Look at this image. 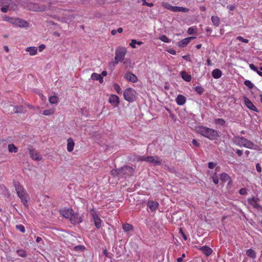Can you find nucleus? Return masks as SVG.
<instances>
[{
	"label": "nucleus",
	"mask_w": 262,
	"mask_h": 262,
	"mask_svg": "<svg viewBox=\"0 0 262 262\" xmlns=\"http://www.w3.org/2000/svg\"><path fill=\"white\" fill-rule=\"evenodd\" d=\"M196 129L199 134L211 140H215L219 137L217 131L213 128L199 126Z\"/></svg>",
	"instance_id": "nucleus-1"
},
{
	"label": "nucleus",
	"mask_w": 262,
	"mask_h": 262,
	"mask_svg": "<svg viewBox=\"0 0 262 262\" xmlns=\"http://www.w3.org/2000/svg\"><path fill=\"white\" fill-rule=\"evenodd\" d=\"M126 49L123 47H118L115 51V64H117L120 62H122L126 54Z\"/></svg>",
	"instance_id": "nucleus-2"
},
{
	"label": "nucleus",
	"mask_w": 262,
	"mask_h": 262,
	"mask_svg": "<svg viewBox=\"0 0 262 262\" xmlns=\"http://www.w3.org/2000/svg\"><path fill=\"white\" fill-rule=\"evenodd\" d=\"M235 143L240 146L252 149L254 146V144L251 141L244 138L236 137L234 139Z\"/></svg>",
	"instance_id": "nucleus-3"
},
{
	"label": "nucleus",
	"mask_w": 262,
	"mask_h": 262,
	"mask_svg": "<svg viewBox=\"0 0 262 262\" xmlns=\"http://www.w3.org/2000/svg\"><path fill=\"white\" fill-rule=\"evenodd\" d=\"M17 196L20 198L24 206L28 207V202L29 199L28 194L23 186L18 184H17Z\"/></svg>",
	"instance_id": "nucleus-4"
},
{
	"label": "nucleus",
	"mask_w": 262,
	"mask_h": 262,
	"mask_svg": "<svg viewBox=\"0 0 262 262\" xmlns=\"http://www.w3.org/2000/svg\"><path fill=\"white\" fill-rule=\"evenodd\" d=\"M136 92L132 88L126 89L123 93V97L128 102H132L136 100Z\"/></svg>",
	"instance_id": "nucleus-5"
},
{
	"label": "nucleus",
	"mask_w": 262,
	"mask_h": 262,
	"mask_svg": "<svg viewBox=\"0 0 262 262\" xmlns=\"http://www.w3.org/2000/svg\"><path fill=\"white\" fill-rule=\"evenodd\" d=\"M90 213L94 222L95 226L97 229H99L102 226V221L99 216L97 211L94 208L90 210Z\"/></svg>",
	"instance_id": "nucleus-6"
},
{
	"label": "nucleus",
	"mask_w": 262,
	"mask_h": 262,
	"mask_svg": "<svg viewBox=\"0 0 262 262\" xmlns=\"http://www.w3.org/2000/svg\"><path fill=\"white\" fill-rule=\"evenodd\" d=\"M120 178H126L133 175L135 172L134 169L129 166H125L119 168Z\"/></svg>",
	"instance_id": "nucleus-7"
},
{
	"label": "nucleus",
	"mask_w": 262,
	"mask_h": 262,
	"mask_svg": "<svg viewBox=\"0 0 262 262\" xmlns=\"http://www.w3.org/2000/svg\"><path fill=\"white\" fill-rule=\"evenodd\" d=\"M147 162L152 163L154 166H159L161 164V160L157 156L146 157Z\"/></svg>",
	"instance_id": "nucleus-8"
},
{
	"label": "nucleus",
	"mask_w": 262,
	"mask_h": 262,
	"mask_svg": "<svg viewBox=\"0 0 262 262\" xmlns=\"http://www.w3.org/2000/svg\"><path fill=\"white\" fill-rule=\"evenodd\" d=\"M70 222L72 224L75 225L82 222V218L78 213H72L71 216Z\"/></svg>",
	"instance_id": "nucleus-9"
},
{
	"label": "nucleus",
	"mask_w": 262,
	"mask_h": 262,
	"mask_svg": "<svg viewBox=\"0 0 262 262\" xmlns=\"http://www.w3.org/2000/svg\"><path fill=\"white\" fill-rule=\"evenodd\" d=\"M29 154L31 158L35 161H40L42 159V157L35 149L29 148Z\"/></svg>",
	"instance_id": "nucleus-10"
},
{
	"label": "nucleus",
	"mask_w": 262,
	"mask_h": 262,
	"mask_svg": "<svg viewBox=\"0 0 262 262\" xmlns=\"http://www.w3.org/2000/svg\"><path fill=\"white\" fill-rule=\"evenodd\" d=\"M195 38H196L195 37L192 36L185 38L182 39V40L179 41L177 43V45L179 47L184 48L186 47L190 42L191 40L194 39Z\"/></svg>",
	"instance_id": "nucleus-11"
},
{
	"label": "nucleus",
	"mask_w": 262,
	"mask_h": 262,
	"mask_svg": "<svg viewBox=\"0 0 262 262\" xmlns=\"http://www.w3.org/2000/svg\"><path fill=\"white\" fill-rule=\"evenodd\" d=\"M244 102L246 106L250 110L256 112H258L257 107L253 105V103L249 99L246 97H244Z\"/></svg>",
	"instance_id": "nucleus-12"
},
{
	"label": "nucleus",
	"mask_w": 262,
	"mask_h": 262,
	"mask_svg": "<svg viewBox=\"0 0 262 262\" xmlns=\"http://www.w3.org/2000/svg\"><path fill=\"white\" fill-rule=\"evenodd\" d=\"M109 102L115 107L118 106L120 103L119 98L116 95H111L108 99Z\"/></svg>",
	"instance_id": "nucleus-13"
},
{
	"label": "nucleus",
	"mask_w": 262,
	"mask_h": 262,
	"mask_svg": "<svg viewBox=\"0 0 262 262\" xmlns=\"http://www.w3.org/2000/svg\"><path fill=\"white\" fill-rule=\"evenodd\" d=\"M29 9L34 11H42L46 9L45 6H40L38 4L31 3L29 5Z\"/></svg>",
	"instance_id": "nucleus-14"
},
{
	"label": "nucleus",
	"mask_w": 262,
	"mask_h": 262,
	"mask_svg": "<svg viewBox=\"0 0 262 262\" xmlns=\"http://www.w3.org/2000/svg\"><path fill=\"white\" fill-rule=\"evenodd\" d=\"M159 205V203L157 202L153 201H149L147 203V207L152 212L155 211L158 209Z\"/></svg>",
	"instance_id": "nucleus-15"
},
{
	"label": "nucleus",
	"mask_w": 262,
	"mask_h": 262,
	"mask_svg": "<svg viewBox=\"0 0 262 262\" xmlns=\"http://www.w3.org/2000/svg\"><path fill=\"white\" fill-rule=\"evenodd\" d=\"M124 77L128 81H129L130 82H134V83L136 82L138 80V77L135 74L130 73V72H128V73H126Z\"/></svg>",
	"instance_id": "nucleus-16"
},
{
	"label": "nucleus",
	"mask_w": 262,
	"mask_h": 262,
	"mask_svg": "<svg viewBox=\"0 0 262 262\" xmlns=\"http://www.w3.org/2000/svg\"><path fill=\"white\" fill-rule=\"evenodd\" d=\"M258 199L253 197L248 200V203L254 208L258 209L261 206L257 203Z\"/></svg>",
	"instance_id": "nucleus-17"
},
{
	"label": "nucleus",
	"mask_w": 262,
	"mask_h": 262,
	"mask_svg": "<svg viewBox=\"0 0 262 262\" xmlns=\"http://www.w3.org/2000/svg\"><path fill=\"white\" fill-rule=\"evenodd\" d=\"M176 101L178 105H183L186 103V99L184 96L180 94L177 97Z\"/></svg>",
	"instance_id": "nucleus-18"
},
{
	"label": "nucleus",
	"mask_w": 262,
	"mask_h": 262,
	"mask_svg": "<svg viewBox=\"0 0 262 262\" xmlns=\"http://www.w3.org/2000/svg\"><path fill=\"white\" fill-rule=\"evenodd\" d=\"M72 209L70 208L63 209V210L60 211V213L62 215L63 217L66 218L70 219L71 216H72Z\"/></svg>",
	"instance_id": "nucleus-19"
},
{
	"label": "nucleus",
	"mask_w": 262,
	"mask_h": 262,
	"mask_svg": "<svg viewBox=\"0 0 262 262\" xmlns=\"http://www.w3.org/2000/svg\"><path fill=\"white\" fill-rule=\"evenodd\" d=\"M75 146V142L73 139L71 138H69L67 140V150L69 152H72L74 149Z\"/></svg>",
	"instance_id": "nucleus-20"
},
{
	"label": "nucleus",
	"mask_w": 262,
	"mask_h": 262,
	"mask_svg": "<svg viewBox=\"0 0 262 262\" xmlns=\"http://www.w3.org/2000/svg\"><path fill=\"white\" fill-rule=\"evenodd\" d=\"M200 249L207 256L210 255L212 252V249L206 246L201 247Z\"/></svg>",
	"instance_id": "nucleus-21"
},
{
	"label": "nucleus",
	"mask_w": 262,
	"mask_h": 262,
	"mask_svg": "<svg viewBox=\"0 0 262 262\" xmlns=\"http://www.w3.org/2000/svg\"><path fill=\"white\" fill-rule=\"evenodd\" d=\"M220 179L224 182H228L229 183L231 182L230 177L226 173H222L220 174Z\"/></svg>",
	"instance_id": "nucleus-22"
},
{
	"label": "nucleus",
	"mask_w": 262,
	"mask_h": 262,
	"mask_svg": "<svg viewBox=\"0 0 262 262\" xmlns=\"http://www.w3.org/2000/svg\"><path fill=\"white\" fill-rule=\"evenodd\" d=\"M222 75V72L219 69H215L212 72V76L215 79L220 78Z\"/></svg>",
	"instance_id": "nucleus-23"
},
{
	"label": "nucleus",
	"mask_w": 262,
	"mask_h": 262,
	"mask_svg": "<svg viewBox=\"0 0 262 262\" xmlns=\"http://www.w3.org/2000/svg\"><path fill=\"white\" fill-rule=\"evenodd\" d=\"M28 26L29 24L27 21L22 19L17 18V27L20 28H26L28 27Z\"/></svg>",
	"instance_id": "nucleus-24"
},
{
	"label": "nucleus",
	"mask_w": 262,
	"mask_h": 262,
	"mask_svg": "<svg viewBox=\"0 0 262 262\" xmlns=\"http://www.w3.org/2000/svg\"><path fill=\"white\" fill-rule=\"evenodd\" d=\"M181 75L182 78L187 82H189L191 80V76L188 74L185 71H182L181 72Z\"/></svg>",
	"instance_id": "nucleus-25"
},
{
	"label": "nucleus",
	"mask_w": 262,
	"mask_h": 262,
	"mask_svg": "<svg viewBox=\"0 0 262 262\" xmlns=\"http://www.w3.org/2000/svg\"><path fill=\"white\" fill-rule=\"evenodd\" d=\"M26 50L28 52L31 56L35 55L37 53V49L35 47H28Z\"/></svg>",
	"instance_id": "nucleus-26"
},
{
	"label": "nucleus",
	"mask_w": 262,
	"mask_h": 262,
	"mask_svg": "<svg viewBox=\"0 0 262 262\" xmlns=\"http://www.w3.org/2000/svg\"><path fill=\"white\" fill-rule=\"evenodd\" d=\"M211 21L213 23V24L215 27H218L220 24V18L217 16H212L211 17Z\"/></svg>",
	"instance_id": "nucleus-27"
},
{
	"label": "nucleus",
	"mask_w": 262,
	"mask_h": 262,
	"mask_svg": "<svg viewBox=\"0 0 262 262\" xmlns=\"http://www.w3.org/2000/svg\"><path fill=\"white\" fill-rule=\"evenodd\" d=\"M246 254L249 257L252 258H255L256 256V252L251 249H249L246 251Z\"/></svg>",
	"instance_id": "nucleus-28"
},
{
	"label": "nucleus",
	"mask_w": 262,
	"mask_h": 262,
	"mask_svg": "<svg viewBox=\"0 0 262 262\" xmlns=\"http://www.w3.org/2000/svg\"><path fill=\"white\" fill-rule=\"evenodd\" d=\"M122 228L125 232H128L133 230V226L127 223L123 224L122 225Z\"/></svg>",
	"instance_id": "nucleus-29"
},
{
	"label": "nucleus",
	"mask_w": 262,
	"mask_h": 262,
	"mask_svg": "<svg viewBox=\"0 0 262 262\" xmlns=\"http://www.w3.org/2000/svg\"><path fill=\"white\" fill-rule=\"evenodd\" d=\"M49 101L51 104H56L58 102V97L57 96H52L49 97Z\"/></svg>",
	"instance_id": "nucleus-30"
},
{
	"label": "nucleus",
	"mask_w": 262,
	"mask_h": 262,
	"mask_svg": "<svg viewBox=\"0 0 262 262\" xmlns=\"http://www.w3.org/2000/svg\"><path fill=\"white\" fill-rule=\"evenodd\" d=\"M249 67L251 70L256 72L258 75H259L260 76H262V72L258 71L257 68L256 66H255L253 64H250Z\"/></svg>",
	"instance_id": "nucleus-31"
},
{
	"label": "nucleus",
	"mask_w": 262,
	"mask_h": 262,
	"mask_svg": "<svg viewBox=\"0 0 262 262\" xmlns=\"http://www.w3.org/2000/svg\"><path fill=\"white\" fill-rule=\"evenodd\" d=\"M119 168L117 169H112L111 171V174L113 177H117L120 178Z\"/></svg>",
	"instance_id": "nucleus-32"
},
{
	"label": "nucleus",
	"mask_w": 262,
	"mask_h": 262,
	"mask_svg": "<svg viewBox=\"0 0 262 262\" xmlns=\"http://www.w3.org/2000/svg\"><path fill=\"white\" fill-rule=\"evenodd\" d=\"M195 92L198 94L201 95L203 93L204 90L201 86H196L194 88Z\"/></svg>",
	"instance_id": "nucleus-33"
},
{
	"label": "nucleus",
	"mask_w": 262,
	"mask_h": 262,
	"mask_svg": "<svg viewBox=\"0 0 262 262\" xmlns=\"http://www.w3.org/2000/svg\"><path fill=\"white\" fill-rule=\"evenodd\" d=\"M2 19H3V20L7 21H9V22H11V23H14V22L16 20L15 19L11 18V17H10L8 16H6V15H5V16H3Z\"/></svg>",
	"instance_id": "nucleus-34"
},
{
	"label": "nucleus",
	"mask_w": 262,
	"mask_h": 262,
	"mask_svg": "<svg viewBox=\"0 0 262 262\" xmlns=\"http://www.w3.org/2000/svg\"><path fill=\"white\" fill-rule=\"evenodd\" d=\"M159 39L164 42L169 43L170 42V40L165 35H162L160 36Z\"/></svg>",
	"instance_id": "nucleus-35"
},
{
	"label": "nucleus",
	"mask_w": 262,
	"mask_h": 262,
	"mask_svg": "<svg viewBox=\"0 0 262 262\" xmlns=\"http://www.w3.org/2000/svg\"><path fill=\"white\" fill-rule=\"evenodd\" d=\"M113 87L114 90L116 91V92L120 94H121L122 91L120 85L118 83H114L113 85Z\"/></svg>",
	"instance_id": "nucleus-36"
},
{
	"label": "nucleus",
	"mask_w": 262,
	"mask_h": 262,
	"mask_svg": "<svg viewBox=\"0 0 262 262\" xmlns=\"http://www.w3.org/2000/svg\"><path fill=\"white\" fill-rule=\"evenodd\" d=\"M214 122L215 124H220L222 126H224L225 124V121L223 119L221 118H217L215 119Z\"/></svg>",
	"instance_id": "nucleus-37"
},
{
	"label": "nucleus",
	"mask_w": 262,
	"mask_h": 262,
	"mask_svg": "<svg viewBox=\"0 0 262 262\" xmlns=\"http://www.w3.org/2000/svg\"><path fill=\"white\" fill-rule=\"evenodd\" d=\"M54 113V110H53V109H49V110H45L43 113H42V114L45 115V116H49V115H51L52 114H53Z\"/></svg>",
	"instance_id": "nucleus-38"
},
{
	"label": "nucleus",
	"mask_w": 262,
	"mask_h": 262,
	"mask_svg": "<svg viewBox=\"0 0 262 262\" xmlns=\"http://www.w3.org/2000/svg\"><path fill=\"white\" fill-rule=\"evenodd\" d=\"M8 149L9 151L11 152H16V147L13 144H11L8 145Z\"/></svg>",
	"instance_id": "nucleus-39"
},
{
	"label": "nucleus",
	"mask_w": 262,
	"mask_h": 262,
	"mask_svg": "<svg viewBox=\"0 0 262 262\" xmlns=\"http://www.w3.org/2000/svg\"><path fill=\"white\" fill-rule=\"evenodd\" d=\"M244 84L250 89L254 87V84L248 80H246L244 81Z\"/></svg>",
	"instance_id": "nucleus-40"
},
{
	"label": "nucleus",
	"mask_w": 262,
	"mask_h": 262,
	"mask_svg": "<svg viewBox=\"0 0 262 262\" xmlns=\"http://www.w3.org/2000/svg\"><path fill=\"white\" fill-rule=\"evenodd\" d=\"M100 74L96 73H93L91 75V78L93 80H98L99 79V78L100 77Z\"/></svg>",
	"instance_id": "nucleus-41"
},
{
	"label": "nucleus",
	"mask_w": 262,
	"mask_h": 262,
	"mask_svg": "<svg viewBox=\"0 0 262 262\" xmlns=\"http://www.w3.org/2000/svg\"><path fill=\"white\" fill-rule=\"evenodd\" d=\"M7 191L6 187L3 185H0V194H6Z\"/></svg>",
	"instance_id": "nucleus-42"
},
{
	"label": "nucleus",
	"mask_w": 262,
	"mask_h": 262,
	"mask_svg": "<svg viewBox=\"0 0 262 262\" xmlns=\"http://www.w3.org/2000/svg\"><path fill=\"white\" fill-rule=\"evenodd\" d=\"M236 39L242 42H244V43H247L249 42L248 39L244 38L243 37H242L241 36H238L237 37H236Z\"/></svg>",
	"instance_id": "nucleus-43"
},
{
	"label": "nucleus",
	"mask_w": 262,
	"mask_h": 262,
	"mask_svg": "<svg viewBox=\"0 0 262 262\" xmlns=\"http://www.w3.org/2000/svg\"><path fill=\"white\" fill-rule=\"evenodd\" d=\"M17 255L22 257H25L26 256V252L24 250H17Z\"/></svg>",
	"instance_id": "nucleus-44"
},
{
	"label": "nucleus",
	"mask_w": 262,
	"mask_h": 262,
	"mask_svg": "<svg viewBox=\"0 0 262 262\" xmlns=\"http://www.w3.org/2000/svg\"><path fill=\"white\" fill-rule=\"evenodd\" d=\"M74 250L77 251H81L84 249V247L83 246L79 245L74 247Z\"/></svg>",
	"instance_id": "nucleus-45"
},
{
	"label": "nucleus",
	"mask_w": 262,
	"mask_h": 262,
	"mask_svg": "<svg viewBox=\"0 0 262 262\" xmlns=\"http://www.w3.org/2000/svg\"><path fill=\"white\" fill-rule=\"evenodd\" d=\"M162 6L164 7L165 8H166L170 11L172 7V6L170 5L169 4H168L167 3H163Z\"/></svg>",
	"instance_id": "nucleus-46"
},
{
	"label": "nucleus",
	"mask_w": 262,
	"mask_h": 262,
	"mask_svg": "<svg viewBox=\"0 0 262 262\" xmlns=\"http://www.w3.org/2000/svg\"><path fill=\"white\" fill-rule=\"evenodd\" d=\"M239 193L241 195H246L247 193V190L246 188H243L239 190Z\"/></svg>",
	"instance_id": "nucleus-47"
},
{
	"label": "nucleus",
	"mask_w": 262,
	"mask_h": 262,
	"mask_svg": "<svg viewBox=\"0 0 262 262\" xmlns=\"http://www.w3.org/2000/svg\"><path fill=\"white\" fill-rule=\"evenodd\" d=\"M136 40L134 39L131 40V42L129 43V46L132 48L135 49L136 48Z\"/></svg>",
	"instance_id": "nucleus-48"
},
{
	"label": "nucleus",
	"mask_w": 262,
	"mask_h": 262,
	"mask_svg": "<svg viewBox=\"0 0 262 262\" xmlns=\"http://www.w3.org/2000/svg\"><path fill=\"white\" fill-rule=\"evenodd\" d=\"M17 230H19L22 233L25 232V227L22 225H17Z\"/></svg>",
	"instance_id": "nucleus-49"
},
{
	"label": "nucleus",
	"mask_w": 262,
	"mask_h": 262,
	"mask_svg": "<svg viewBox=\"0 0 262 262\" xmlns=\"http://www.w3.org/2000/svg\"><path fill=\"white\" fill-rule=\"evenodd\" d=\"M189 9L184 8L183 7H179V12H189Z\"/></svg>",
	"instance_id": "nucleus-50"
},
{
	"label": "nucleus",
	"mask_w": 262,
	"mask_h": 262,
	"mask_svg": "<svg viewBox=\"0 0 262 262\" xmlns=\"http://www.w3.org/2000/svg\"><path fill=\"white\" fill-rule=\"evenodd\" d=\"M8 4V1L7 0H0V7H1Z\"/></svg>",
	"instance_id": "nucleus-51"
},
{
	"label": "nucleus",
	"mask_w": 262,
	"mask_h": 262,
	"mask_svg": "<svg viewBox=\"0 0 262 262\" xmlns=\"http://www.w3.org/2000/svg\"><path fill=\"white\" fill-rule=\"evenodd\" d=\"M138 161H146L147 162L146 157L144 156H139L137 159Z\"/></svg>",
	"instance_id": "nucleus-52"
},
{
	"label": "nucleus",
	"mask_w": 262,
	"mask_h": 262,
	"mask_svg": "<svg viewBox=\"0 0 262 262\" xmlns=\"http://www.w3.org/2000/svg\"><path fill=\"white\" fill-rule=\"evenodd\" d=\"M8 4L6 5L5 6H3V7H1V11L4 12V13H6L8 11Z\"/></svg>",
	"instance_id": "nucleus-53"
},
{
	"label": "nucleus",
	"mask_w": 262,
	"mask_h": 262,
	"mask_svg": "<svg viewBox=\"0 0 262 262\" xmlns=\"http://www.w3.org/2000/svg\"><path fill=\"white\" fill-rule=\"evenodd\" d=\"M194 32V29L193 27H189L187 30V33L189 35L193 34Z\"/></svg>",
	"instance_id": "nucleus-54"
},
{
	"label": "nucleus",
	"mask_w": 262,
	"mask_h": 262,
	"mask_svg": "<svg viewBox=\"0 0 262 262\" xmlns=\"http://www.w3.org/2000/svg\"><path fill=\"white\" fill-rule=\"evenodd\" d=\"M208 167L210 168V169H213L214 168V167L216 165V163H214L213 162H210L208 163Z\"/></svg>",
	"instance_id": "nucleus-55"
},
{
	"label": "nucleus",
	"mask_w": 262,
	"mask_h": 262,
	"mask_svg": "<svg viewBox=\"0 0 262 262\" xmlns=\"http://www.w3.org/2000/svg\"><path fill=\"white\" fill-rule=\"evenodd\" d=\"M212 181L215 184L219 183V178L216 176H214L212 177Z\"/></svg>",
	"instance_id": "nucleus-56"
},
{
	"label": "nucleus",
	"mask_w": 262,
	"mask_h": 262,
	"mask_svg": "<svg viewBox=\"0 0 262 262\" xmlns=\"http://www.w3.org/2000/svg\"><path fill=\"white\" fill-rule=\"evenodd\" d=\"M180 233L181 234L183 238H184V239L185 241H187V236L185 235V234L184 233V232L183 231L182 228H180Z\"/></svg>",
	"instance_id": "nucleus-57"
},
{
	"label": "nucleus",
	"mask_w": 262,
	"mask_h": 262,
	"mask_svg": "<svg viewBox=\"0 0 262 262\" xmlns=\"http://www.w3.org/2000/svg\"><path fill=\"white\" fill-rule=\"evenodd\" d=\"M25 111V108L23 106H17V113H23Z\"/></svg>",
	"instance_id": "nucleus-58"
},
{
	"label": "nucleus",
	"mask_w": 262,
	"mask_h": 262,
	"mask_svg": "<svg viewBox=\"0 0 262 262\" xmlns=\"http://www.w3.org/2000/svg\"><path fill=\"white\" fill-rule=\"evenodd\" d=\"M192 143L196 147H199L200 145V143L195 139H193Z\"/></svg>",
	"instance_id": "nucleus-59"
},
{
	"label": "nucleus",
	"mask_w": 262,
	"mask_h": 262,
	"mask_svg": "<svg viewBox=\"0 0 262 262\" xmlns=\"http://www.w3.org/2000/svg\"><path fill=\"white\" fill-rule=\"evenodd\" d=\"M179 6H172L171 11L172 12H179Z\"/></svg>",
	"instance_id": "nucleus-60"
},
{
	"label": "nucleus",
	"mask_w": 262,
	"mask_h": 262,
	"mask_svg": "<svg viewBox=\"0 0 262 262\" xmlns=\"http://www.w3.org/2000/svg\"><path fill=\"white\" fill-rule=\"evenodd\" d=\"M256 168L258 172H260L261 171V168L259 163L256 164Z\"/></svg>",
	"instance_id": "nucleus-61"
},
{
	"label": "nucleus",
	"mask_w": 262,
	"mask_h": 262,
	"mask_svg": "<svg viewBox=\"0 0 262 262\" xmlns=\"http://www.w3.org/2000/svg\"><path fill=\"white\" fill-rule=\"evenodd\" d=\"M167 51L168 53H169L170 54H171L172 55L176 54V51L172 49H170L168 50Z\"/></svg>",
	"instance_id": "nucleus-62"
},
{
	"label": "nucleus",
	"mask_w": 262,
	"mask_h": 262,
	"mask_svg": "<svg viewBox=\"0 0 262 262\" xmlns=\"http://www.w3.org/2000/svg\"><path fill=\"white\" fill-rule=\"evenodd\" d=\"M123 63H124V64H128V65H130V64H131V60H130L129 59H126L123 61Z\"/></svg>",
	"instance_id": "nucleus-63"
},
{
	"label": "nucleus",
	"mask_w": 262,
	"mask_h": 262,
	"mask_svg": "<svg viewBox=\"0 0 262 262\" xmlns=\"http://www.w3.org/2000/svg\"><path fill=\"white\" fill-rule=\"evenodd\" d=\"M45 45H43V44H41L40 45L39 47H38V49H39V51L40 52L42 51L43 50H44L45 49Z\"/></svg>",
	"instance_id": "nucleus-64"
}]
</instances>
